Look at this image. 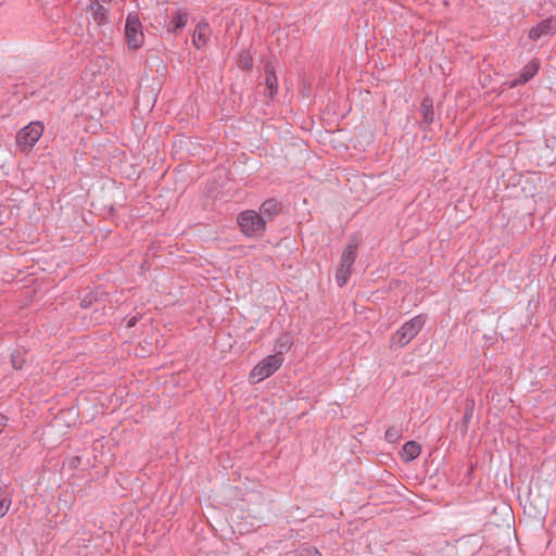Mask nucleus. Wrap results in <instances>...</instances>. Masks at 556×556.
Returning <instances> with one entry per match:
<instances>
[{
	"instance_id": "1",
	"label": "nucleus",
	"mask_w": 556,
	"mask_h": 556,
	"mask_svg": "<svg viewBox=\"0 0 556 556\" xmlns=\"http://www.w3.org/2000/svg\"><path fill=\"white\" fill-rule=\"evenodd\" d=\"M426 316L420 314L404 323L401 328L393 333L390 339L391 348H404L424 328Z\"/></svg>"
},
{
	"instance_id": "2",
	"label": "nucleus",
	"mask_w": 556,
	"mask_h": 556,
	"mask_svg": "<svg viewBox=\"0 0 556 556\" xmlns=\"http://www.w3.org/2000/svg\"><path fill=\"white\" fill-rule=\"evenodd\" d=\"M283 356L270 354L260 361L249 374L251 384L258 383L273 376L283 364Z\"/></svg>"
},
{
	"instance_id": "3",
	"label": "nucleus",
	"mask_w": 556,
	"mask_h": 556,
	"mask_svg": "<svg viewBox=\"0 0 556 556\" xmlns=\"http://www.w3.org/2000/svg\"><path fill=\"white\" fill-rule=\"evenodd\" d=\"M241 231L248 237H257L265 231L266 220L254 210L241 212L237 217Z\"/></svg>"
},
{
	"instance_id": "4",
	"label": "nucleus",
	"mask_w": 556,
	"mask_h": 556,
	"mask_svg": "<svg viewBox=\"0 0 556 556\" xmlns=\"http://www.w3.org/2000/svg\"><path fill=\"white\" fill-rule=\"evenodd\" d=\"M357 248V239H351L341 255L340 266L336 273V281L339 287H343L351 276L352 266L356 260Z\"/></svg>"
},
{
	"instance_id": "5",
	"label": "nucleus",
	"mask_w": 556,
	"mask_h": 556,
	"mask_svg": "<svg viewBox=\"0 0 556 556\" xmlns=\"http://www.w3.org/2000/svg\"><path fill=\"white\" fill-rule=\"evenodd\" d=\"M45 126L41 122H30L16 134V144L21 152H29L41 138Z\"/></svg>"
},
{
	"instance_id": "6",
	"label": "nucleus",
	"mask_w": 556,
	"mask_h": 556,
	"mask_svg": "<svg viewBox=\"0 0 556 556\" xmlns=\"http://www.w3.org/2000/svg\"><path fill=\"white\" fill-rule=\"evenodd\" d=\"M125 34L127 45L130 49H139L144 40V35L141 29L139 17L135 14H129L126 20Z\"/></svg>"
},
{
	"instance_id": "7",
	"label": "nucleus",
	"mask_w": 556,
	"mask_h": 556,
	"mask_svg": "<svg viewBox=\"0 0 556 556\" xmlns=\"http://www.w3.org/2000/svg\"><path fill=\"white\" fill-rule=\"evenodd\" d=\"M556 31V20L548 17L541 21L529 30V38L533 41H538L541 38L551 37Z\"/></svg>"
},
{
	"instance_id": "8",
	"label": "nucleus",
	"mask_w": 556,
	"mask_h": 556,
	"mask_svg": "<svg viewBox=\"0 0 556 556\" xmlns=\"http://www.w3.org/2000/svg\"><path fill=\"white\" fill-rule=\"evenodd\" d=\"M211 36V27L206 22H199L193 31L192 41L197 49L203 48Z\"/></svg>"
},
{
	"instance_id": "9",
	"label": "nucleus",
	"mask_w": 556,
	"mask_h": 556,
	"mask_svg": "<svg viewBox=\"0 0 556 556\" xmlns=\"http://www.w3.org/2000/svg\"><path fill=\"white\" fill-rule=\"evenodd\" d=\"M540 63L538 60H532L528 64H526L519 75L517 84H526L539 71ZM516 83L514 84V86Z\"/></svg>"
},
{
	"instance_id": "10",
	"label": "nucleus",
	"mask_w": 556,
	"mask_h": 556,
	"mask_svg": "<svg viewBox=\"0 0 556 556\" xmlns=\"http://www.w3.org/2000/svg\"><path fill=\"white\" fill-rule=\"evenodd\" d=\"M90 10L96 23L104 24L108 22L109 10L102 3H99V0H92Z\"/></svg>"
},
{
	"instance_id": "11",
	"label": "nucleus",
	"mask_w": 556,
	"mask_h": 556,
	"mask_svg": "<svg viewBox=\"0 0 556 556\" xmlns=\"http://www.w3.org/2000/svg\"><path fill=\"white\" fill-rule=\"evenodd\" d=\"M421 453V447L416 441H408L403 445L402 458L405 462H412L416 459Z\"/></svg>"
},
{
	"instance_id": "12",
	"label": "nucleus",
	"mask_w": 556,
	"mask_h": 556,
	"mask_svg": "<svg viewBox=\"0 0 556 556\" xmlns=\"http://www.w3.org/2000/svg\"><path fill=\"white\" fill-rule=\"evenodd\" d=\"M281 210V205L278 201L274 199H268L264 201L260 207L261 215H265L268 217H273L277 215Z\"/></svg>"
},
{
	"instance_id": "13",
	"label": "nucleus",
	"mask_w": 556,
	"mask_h": 556,
	"mask_svg": "<svg viewBox=\"0 0 556 556\" xmlns=\"http://www.w3.org/2000/svg\"><path fill=\"white\" fill-rule=\"evenodd\" d=\"M420 110H421V115H422L424 123H426L428 125L431 124L433 122V118H434V111H433L432 100L430 98H425L421 101Z\"/></svg>"
},
{
	"instance_id": "14",
	"label": "nucleus",
	"mask_w": 556,
	"mask_h": 556,
	"mask_svg": "<svg viewBox=\"0 0 556 556\" xmlns=\"http://www.w3.org/2000/svg\"><path fill=\"white\" fill-rule=\"evenodd\" d=\"M265 84L269 91V97L273 98L278 92V78L273 68L266 67L265 70Z\"/></svg>"
},
{
	"instance_id": "15",
	"label": "nucleus",
	"mask_w": 556,
	"mask_h": 556,
	"mask_svg": "<svg viewBox=\"0 0 556 556\" xmlns=\"http://www.w3.org/2000/svg\"><path fill=\"white\" fill-rule=\"evenodd\" d=\"M188 23V14L185 11H177L172 18V31L177 33L181 30Z\"/></svg>"
},
{
	"instance_id": "16",
	"label": "nucleus",
	"mask_w": 556,
	"mask_h": 556,
	"mask_svg": "<svg viewBox=\"0 0 556 556\" xmlns=\"http://www.w3.org/2000/svg\"><path fill=\"white\" fill-rule=\"evenodd\" d=\"M293 344L292 337L289 333H283L276 340L275 349L277 352L275 354H280L283 356V352L291 349Z\"/></svg>"
},
{
	"instance_id": "17",
	"label": "nucleus",
	"mask_w": 556,
	"mask_h": 556,
	"mask_svg": "<svg viewBox=\"0 0 556 556\" xmlns=\"http://www.w3.org/2000/svg\"><path fill=\"white\" fill-rule=\"evenodd\" d=\"M12 504L11 495L5 491L0 489V518L4 517Z\"/></svg>"
},
{
	"instance_id": "18",
	"label": "nucleus",
	"mask_w": 556,
	"mask_h": 556,
	"mask_svg": "<svg viewBox=\"0 0 556 556\" xmlns=\"http://www.w3.org/2000/svg\"><path fill=\"white\" fill-rule=\"evenodd\" d=\"M384 438L390 443H396L402 438V429L392 426L386 430Z\"/></svg>"
},
{
	"instance_id": "19",
	"label": "nucleus",
	"mask_w": 556,
	"mask_h": 556,
	"mask_svg": "<svg viewBox=\"0 0 556 556\" xmlns=\"http://www.w3.org/2000/svg\"><path fill=\"white\" fill-rule=\"evenodd\" d=\"M292 556H321V554L316 547L306 545L298 548Z\"/></svg>"
},
{
	"instance_id": "20",
	"label": "nucleus",
	"mask_w": 556,
	"mask_h": 556,
	"mask_svg": "<svg viewBox=\"0 0 556 556\" xmlns=\"http://www.w3.org/2000/svg\"><path fill=\"white\" fill-rule=\"evenodd\" d=\"M237 64L242 70H249L252 67V58L248 52H242L237 61Z\"/></svg>"
},
{
	"instance_id": "21",
	"label": "nucleus",
	"mask_w": 556,
	"mask_h": 556,
	"mask_svg": "<svg viewBox=\"0 0 556 556\" xmlns=\"http://www.w3.org/2000/svg\"><path fill=\"white\" fill-rule=\"evenodd\" d=\"M8 417L4 414L0 413V433L4 430L8 425Z\"/></svg>"
},
{
	"instance_id": "22",
	"label": "nucleus",
	"mask_w": 556,
	"mask_h": 556,
	"mask_svg": "<svg viewBox=\"0 0 556 556\" xmlns=\"http://www.w3.org/2000/svg\"><path fill=\"white\" fill-rule=\"evenodd\" d=\"M91 303H92L91 295H90V296H89V295H87V296H85V298L81 300L80 305H81V307L87 308Z\"/></svg>"
},
{
	"instance_id": "23",
	"label": "nucleus",
	"mask_w": 556,
	"mask_h": 556,
	"mask_svg": "<svg viewBox=\"0 0 556 556\" xmlns=\"http://www.w3.org/2000/svg\"><path fill=\"white\" fill-rule=\"evenodd\" d=\"M136 324H137V317H131V318L127 321V327H128V328H131V327H134Z\"/></svg>"
},
{
	"instance_id": "24",
	"label": "nucleus",
	"mask_w": 556,
	"mask_h": 556,
	"mask_svg": "<svg viewBox=\"0 0 556 556\" xmlns=\"http://www.w3.org/2000/svg\"><path fill=\"white\" fill-rule=\"evenodd\" d=\"M111 0H99V3H109Z\"/></svg>"
}]
</instances>
